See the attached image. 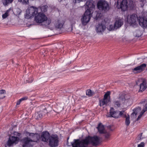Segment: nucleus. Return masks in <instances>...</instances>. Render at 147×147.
I'll list each match as a JSON object with an SVG mask.
<instances>
[{"label":"nucleus","mask_w":147,"mask_h":147,"mask_svg":"<svg viewBox=\"0 0 147 147\" xmlns=\"http://www.w3.org/2000/svg\"><path fill=\"white\" fill-rule=\"evenodd\" d=\"M49 145L51 147L57 146L59 144V138L56 134H52L50 136L49 141Z\"/></svg>","instance_id":"nucleus-7"},{"label":"nucleus","mask_w":147,"mask_h":147,"mask_svg":"<svg viewBox=\"0 0 147 147\" xmlns=\"http://www.w3.org/2000/svg\"><path fill=\"white\" fill-rule=\"evenodd\" d=\"M114 102L115 105L118 107H120L121 104L122 103L118 99L117 100L115 101Z\"/></svg>","instance_id":"nucleus-29"},{"label":"nucleus","mask_w":147,"mask_h":147,"mask_svg":"<svg viewBox=\"0 0 147 147\" xmlns=\"http://www.w3.org/2000/svg\"><path fill=\"white\" fill-rule=\"evenodd\" d=\"M80 2V0H75V3H79Z\"/></svg>","instance_id":"nucleus-48"},{"label":"nucleus","mask_w":147,"mask_h":147,"mask_svg":"<svg viewBox=\"0 0 147 147\" xmlns=\"http://www.w3.org/2000/svg\"><path fill=\"white\" fill-rule=\"evenodd\" d=\"M64 22L61 20L57 19L54 24L55 27L57 29H61L64 24Z\"/></svg>","instance_id":"nucleus-14"},{"label":"nucleus","mask_w":147,"mask_h":147,"mask_svg":"<svg viewBox=\"0 0 147 147\" xmlns=\"http://www.w3.org/2000/svg\"><path fill=\"white\" fill-rule=\"evenodd\" d=\"M111 92L110 91H107L104 95L103 98L104 99H109V98H110V94Z\"/></svg>","instance_id":"nucleus-28"},{"label":"nucleus","mask_w":147,"mask_h":147,"mask_svg":"<svg viewBox=\"0 0 147 147\" xmlns=\"http://www.w3.org/2000/svg\"><path fill=\"white\" fill-rule=\"evenodd\" d=\"M50 136V134L48 131H43L42 133L40 139L42 141L47 142L49 141Z\"/></svg>","instance_id":"nucleus-12"},{"label":"nucleus","mask_w":147,"mask_h":147,"mask_svg":"<svg viewBox=\"0 0 147 147\" xmlns=\"http://www.w3.org/2000/svg\"><path fill=\"white\" fill-rule=\"evenodd\" d=\"M146 66L145 63H143L133 69V71L135 73H140L144 71Z\"/></svg>","instance_id":"nucleus-10"},{"label":"nucleus","mask_w":147,"mask_h":147,"mask_svg":"<svg viewBox=\"0 0 147 147\" xmlns=\"http://www.w3.org/2000/svg\"><path fill=\"white\" fill-rule=\"evenodd\" d=\"M94 94V92H92L90 89L88 90L86 92V95L89 97L92 96Z\"/></svg>","instance_id":"nucleus-30"},{"label":"nucleus","mask_w":147,"mask_h":147,"mask_svg":"<svg viewBox=\"0 0 147 147\" xmlns=\"http://www.w3.org/2000/svg\"><path fill=\"white\" fill-rule=\"evenodd\" d=\"M36 116V119H39L42 118L43 115L41 113H37L35 115Z\"/></svg>","instance_id":"nucleus-31"},{"label":"nucleus","mask_w":147,"mask_h":147,"mask_svg":"<svg viewBox=\"0 0 147 147\" xmlns=\"http://www.w3.org/2000/svg\"><path fill=\"white\" fill-rule=\"evenodd\" d=\"M22 101L21 99L19 100H18L17 102V105H19L20 104V102Z\"/></svg>","instance_id":"nucleus-44"},{"label":"nucleus","mask_w":147,"mask_h":147,"mask_svg":"<svg viewBox=\"0 0 147 147\" xmlns=\"http://www.w3.org/2000/svg\"><path fill=\"white\" fill-rule=\"evenodd\" d=\"M142 2L143 3H147V0H142Z\"/></svg>","instance_id":"nucleus-46"},{"label":"nucleus","mask_w":147,"mask_h":147,"mask_svg":"<svg viewBox=\"0 0 147 147\" xmlns=\"http://www.w3.org/2000/svg\"><path fill=\"white\" fill-rule=\"evenodd\" d=\"M13 0H3V3L4 6H7L8 5L12 3Z\"/></svg>","instance_id":"nucleus-25"},{"label":"nucleus","mask_w":147,"mask_h":147,"mask_svg":"<svg viewBox=\"0 0 147 147\" xmlns=\"http://www.w3.org/2000/svg\"><path fill=\"white\" fill-rule=\"evenodd\" d=\"M147 111V103L145 105L143 108L142 110L141 111L142 114H144L145 112Z\"/></svg>","instance_id":"nucleus-36"},{"label":"nucleus","mask_w":147,"mask_h":147,"mask_svg":"<svg viewBox=\"0 0 147 147\" xmlns=\"http://www.w3.org/2000/svg\"><path fill=\"white\" fill-rule=\"evenodd\" d=\"M106 28V26L102 24H99L96 27V30L97 32H102L104 31Z\"/></svg>","instance_id":"nucleus-18"},{"label":"nucleus","mask_w":147,"mask_h":147,"mask_svg":"<svg viewBox=\"0 0 147 147\" xmlns=\"http://www.w3.org/2000/svg\"><path fill=\"white\" fill-rule=\"evenodd\" d=\"M22 101L21 99L19 100H18L17 102V105H19L20 104V102Z\"/></svg>","instance_id":"nucleus-43"},{"label":"nucleus","mask_w":147,"mask_h":147,"mask_svg":"<svg viewBox=\"0 0 147 147\" xmlns=\"http://www.w3.org/2000/svg\"><path fill=\"white\" fill-rule=\"evenodd\" d=\"M5 147H6V146H5Z\"/></svg>","instance_id":"nucleus-53"},{"label":"nucleus","mask_w":147,"mask_h":147,"mask_svg":"<svg viewBox=\"0 0 147 147\" xmlns=\"http://www.w3.org/2000/svg\"><path fill=\"white\" fill-rule=\"evenodd\" d=\"M111 102V99L109 98V99H104L103 98L102 100H99V105L100 107H102L105 105L107 106L109 105V103Z\"/></svg>","instance_id":"nucleus-17"},{"label":"nucleus","mask_w":147,"mask_h":147,"mask_svg":"<svg viewBox=\"0 0 147 147\" xmlns=\"http://www.w3.org/2000/svg\"><path fill=\"white\" fill-rule=\"evenodd\" d=\"M94 2L92 0L87 1L85 5L87 6V9L84 14L83 17L81 19L82 25H86L90 21L91 18V15L93 12V9L94 8L95 5Z\"/></svg>","instance_id":"nucleus-2"},{"label":"nucleus","mask_w":147,"mask_h":147,"mask_svg":"<svg viewBox=\"0 0 147 147\" xmlns=\"http://www.w3.org/2000/svg\"><path fill=\"white\" fill-rule=\"evenodd\" d=\"M19 140V138L18 137L13 136L10 137L7 142V145L8 146H10L12 145L14 143L16 144L18 143Z\"/></svg>","instance_id":"nucleus-13"},{"label":"nucleus","mask_w":147,"mask_h":147,"mask_svg":"<svg viewBox=\"0 0 147 147\" xmlns=\"http://www.w3.org/2000/svg\"><path fill=\"white\" fill-rule=\"evenodd\" d=\"M146 100L145 99H143L140 102V104H143V103H145V102H146Z\"/></svg>","instance_id":"nucleus-42"},{"label":"nucleus","mask_w":147,"mask_h":147,"mask_svg":"<svg viewBox=\"0 0 147 147\" xmlns=\"http://www.w3.org/2000/svg\"><path fill=\"white\" fill-rule=\"evenodd\" d=\"M143 114L141 112L140 115L138 116V117L137 118V120L138 121L140 118L141 117L142 115Z\"/></svg>","instance_id":"nucleus-40"},{"label":"nucleus","mask_w":147,"mask_h":147,"mask_svg":"<svg viewBox=\"0 0 147 147\" xmlns=\"http://www.w3.org/2000/svg\"><path fill=\"white\" fill-rule=\"evenodd\" d=\"M28 98V97H27V96H25V97H23L22 98H21V99L22 101H23V100H26Z\"/></svg>","instance_id":"nucleus-41"},{"label":"nucleus","mask_w":147,"mask_h":147,"mask_svg":"<svg viewBox=\"0 0 147 147\" xmlns=\"http://www.w3.org/2000/svg\"><path fill=\"white\" fill-rule=\"evenodd\" d=\"M33 79H32L31 81H29L28 80H26V83H31L33 81Z\"/></svg>","instance_id":"nucleus-45"},{"label":"nucleus","mask_w":147,"mask_h":147,"mask_svg":"<svg viewBox=\"0 0 147 147\" xmlns=\"http://www.w3.org/2000/svg\"><path fill=\"white\" fill-rule=\"evenodd\" d=\"M141 110V108L140 107H138L135 108L133 110V112L131 115V117L132 116L136 117L138 113L140 112Z\"/></svg>","instance_id":"nucleus-23"},{"label":"nucleus","mask_w":147,"mask_h":147,"mask_svg":"<svg viewBox=\"0 0 147 147\" xmlns=\"http://www.w3.org/2000/svg\"><path fill=\"white\" fill-rule=\"evenodd\" d=\"M142 134H143V133H141L138 135V140H140L142 138Z\"/></svg>","instance_id":"nucleus-39"},{"label":"nucleus","mask_w":147,"mask_h":147,"mask_svg":"<svg viewBox=\"0 0 147 147\" xmlns=\"http://www.w3.org/2000/svg\"><path fill=\"white\" fill-rule=\"evenodd\" d=\"M11 129H13V128H15L16 127L17 125L15 123H13L11 125Z\"/></svg>","instance_id":"nucleus-37"},{"label":"nucleus","mask_w":147,"mask_h":147,"mask_svg":"<svg viewBox=\"0 0 147 147\" xmlns=\"http://www.w3.org/2000/svg\"><path fill=\"white\" fill-rule=\"evenodd\" d=\"M26 12L25 18L29 19L38 13V9L37 8L31 7L28 8L26 10Z\"/></svg>","instance_id":"nucleus-6"},{"label":"nucleus","mask_w":147,"mask_h":147,"mask_svg":"<svg viewBox=\"0 0 147 147\" xmlns=\"http://www.w3.org/2000/svg\"><path fill=\"white\" fill-rule=\"evenodd\" d=\"M130 98V97L127 95L124 94H120L118 99L122 103H123L125 100H127Z\"/></svg>","instance_id":"nucleus-15"},{"label":"nucleus","mask_w":147,"mask_h":147,"mask_svg":"<svg viewBox=\"0 0 147 147\" xmlns=\"http://www.w3.org/2000/svg\"><path fill=\"white\" fill-rule=\"evenodd\" d=\"M5 93V91L4 90H0V99H3L5 97L4 94Z\"/></svg>","instance_id":"nucleus-26"},{"label":"nucleus","mask_w":147,"mask_h":147,"mask_svg":"<svg viewBox=\"0 0 147 147\" xmlns=\"http://www.w3.org/2000/svg\"><path fill=\"white\" fill-rule=\"evenodd\" d=\"M30 126H32V125L30 124Z\"/></svg>","instance_id":"nucleus-52"},{"label":"nucleus","mask_w":147,"mask_h":147,"mask_svg":"<svg viewBox=\"0 0 147 147\" xmlns=\"http://www.w3.org/2000/svg\"><path fill=\"white\" fill-rule=\"evenodd\" d=\"M71 23H72V24H74L76 23V21H75V20H74V22L72 21V22H71Z\"/></svg>","instance_id":"nucleus-49"},{"label":"nucleus","mask_w":147,"mask_h":147,"mask_svg":"<svg viewBox=\"0 0 147 147\" xmlns=\"http://www.w3.org/2000/svg\"><path fill=\"white\" fill-rule=\"evenodd\" d=\"M100 143V137L94 136L92 137L88 136L81 140L79 139H74V142L71 144L73 147H87L89 144L96 146Z\"/></svg>","instance_id":"nucleus-1"},{"label":"nucleus","mask_w":147,"mask_h":147,"mask_svg":"<svg viewBox=\"0 0 147 147\" xmlns=\"http://www.w3.org/2000/svg\"><path fill=\"white\" fill-rule=\"evenodd\" d=\"M110 26L111 27V26H112V27H113V26H112V25H110Z\"/></svg>","instance_id":"nucleus-50"},{"label":"nucleus","mask_w":147,"mask_h":147,"mask_svg":"<svg viewBox=\"0 0 147 147\" xmlns=\"http://www.w3.org/2000/svg\"><path fill=\"white\" fill-rule=\"evenodd\" d=\"M124 111H119L118 110L115 111L113 107L111 108L110 110L109 117H113L115 118H118L123 115Z\"/></svg>","instance_id":"nucleus-8"},{"label":"nucleus","mask_w":147,"mask_h":147,"mask_svg":"<svg viewBox=\"0 0 147 147\" xmlns=\"http://www.w3.org/2000/svg\"><path fill=\"white\" fill-rule=\"evenodd\" d=\"M44 113H48L47 111L46 110V108H45L44 109Z\"/></svg>","instance_id":"nucleus-47"},{"label":"nucleus","mask_w":147,"mask_h":147,"mask_svg":"<svg viewBox=\"0 0 147 147\" xmlns=\"http://www.w3.org/2000/svg\"><path fill=\"white\" fill-rule=\"evenodd\" d=\"M39 128L41 129H43L44 128L46 127V125L45 124H43L42 123H39L38 124Z\"/></svg>","instance_id":"nucleus-35"},{"label":"nucleus","mask_w":147,"mask_h":147,"mask_svg":"<svg viewBox=\"0 0 147 147\" xmlns=\"http://www.w3.org/2000/svg\"><path fill=\"white\" fill-rule=\"evenodd\" d=\"M139 19H138L137 15L136 14H133L128 18L127 22L130 26L135 27L136 26L138 22L139 23Z\"/></svg>","instance_id":"nucleus-5"},{"label":"nucleus","mask_w":147,"mask_h":147,"mask_svg":"<svg viewBox=\"0 0 147 147\" xmlns=\"http://www.w3.org/2000/svg\"><path fill=\"white\" fill-rule=\"evenodd\" d=\"M117 7L118 9H121L123 11H126L128 9V2L127 0H122L119 5L118 0L117 1Z\"/></svg>","instance_id":"nucleus-9"},{"label":"nucleus","mask_w":147,"mask_h":147,"mask_svg":"<svg viewBox=\"0 0 147 147\" xmlns=\"http://www.w3.org/2000/svg\"><path fill=\"white\" fill-rule=\"evenodd\" d=\"M97 9L100 11L106 12L110 9V6L108 2L105 0H99L96 4Z\"/></svg>","instance_id":"nucleus-4"},{"label":"nucleus","mask_w":147,"mask_h":147,"mask_svg":"<svg viewBox=\"0 0 147 147\" xmlns=\"http://www.w3.org/2000/svg\"><path fill=\"white\" fill-rule=\"evenodd\" d=\"M105 128H107V129H111L113 128V126L112 125H109L106 126V125H103L101 123H99L96 127V129H105Z\"/></svg>","instance_id":"nucleus-22"},{"label":"nucleus","mask_w":147,"mask_h":147,"mask_svg":"<svg viewBox=\"0 0 147 147\" xmlns=\"http://www.w3.org/2000/svg\"><path fill=\"white\" fill-rule=\"evenodd\" d=\"M144 143L143 142H142L140 144L138 145V147H144Z\"/></svg>","instance_id":"nucleus-38"},{"label":"nucleus","mask_w":147,"mask_h":147,"mask_svg":"<svg viewBox=\"0 0 147 147\" xmlns=\"http://www.w3.org/2000/svg\"><path fill=\"white\" fill-rule=\"evenodd\" d=\"M34 20L38 25L46 27L50 24L51 20L48 19L46 16L43 13L40 12L35 16Z\"/></svg>","instance_id":"nucleus-3"},{"label":"nucleus","mask_w":147,"mask_h":147,"mask_svg":"<svg viewBox=\"0 0 147 147\" xmlns=\"http://www.w3.org/2000/svg\"><path fill=\"white\" fill-rule=\"evenodd\" d=\"M111 129V131H112V129Z\"/></svg>","instance_id":"nucleus-51"},{"label":"nucleus","mask_w":147,"mask_h":147,"mask_svg":"<svg viewBox=\"0 0 147 147\" xmlns=\"http://www.w3.org/2000/svg\"><path fill=\"white\" fill-rule=\"evenodd\" d=\"M123 117L126 118L125 123L126 125L127 126L130 123V121L129 120L130 117L129 115H128V117H127L126 115H124Z\"/></svg>","instance_id":"nucleus-27"},{"label":"nucleus","mask_w":147,"mask_h":147,"mask_svg":"<svg viewBox=\"0 0 147 147\" xmlns=\"http://www.w3.org/2000/svg\"><path fill=\"white\" fill-rule=\"evenodd\" d=\"M147 88L146 82V80H144L140 85V89L139 92H142Z\"/></svg>","instance_id":"nucleus-19"},{"label":"nucleus","mask_w":147,"mask_h":147,"mask_svg":"<svg viewBox=\"0 0 147 147\" xmlns=\"http://www.w3.org/2000/svg\"><path fill=\"white\" fill-rule=\"evenodd\" d=\"M123 24V21L121 19H119L116 21L114 25V28L117 29L121 27Z\"/></svg>","instance_id":"nucleus-20"},{"label":"nucleus","mask_w":147,"mask_h":147,"mask_svg":"<svg viewBox=\"0 0 147 147\" xmlns=\"http://www.w3.org/2000/svg\"><path fill=\"white\" fill-rule=\"evenodd\" d=\"M142 34V31L139 29L136 30L134 33V36L138 37L141 36Z\"/></svg>","instance_id":"nucleus-24"},{"label":"nucleus","mask_w":147,"mask_h":147,"mask_svg":"<svg viewBox=\"0 0 147 147\" xmlns=\"http://www.w3.org/2000/svg\"><path fill=\"white\" fill-rule=\"evenodd\" d=\"M139 24L142 27H147V19L145 18H140L139 19Z\"/></svg>","instance_id":"nucleus-16"},{"label":"nucleus","mask_w":147,"mask_h":147,"mask_svg":"<svg viewBox=\"0 0 147 147\" xmlns=\"http://www.w3.org/2000/svg\"><path fill=\"white\" fill-rule=\"evenodd\" d=\"M9 10H7L5 12V13L3 14L2 16V17L3 19H5L6 18L7 16L9 15Z\"/></svg>","instance_id":"nucleus-33"},{"label":"nucleus","mask_w":147,"mask_h":147,"mask_svg":"<svg viewBox=\"0 0 147 147\" xmlns=\"http://www.w3.org/2000/svg\"><path fill=\"white\" fill-rule=\"evenodd\" d=\"M98 131L100 134H104V136L106 139H108L110 136V134L108 132L105 131V129H98Z\"/></svg>","instance_id":"nucleus-21"},{"label":"nucleus","mask_w":147,"mask_h":147,"mask_svg":"<svg viewBox=\"0 0 147 147\" xmlns=\"http://www.w3.org/2000/svg\"><path fill=\"white\" fill-rule=\"evenodd\" d=\"M18 2H21L24 4H28L29 3V0H18Z\"/></svg>","instance_id":"nucleus-34"},{"label":"nucleus","mask_w":147,"mask_h":147,"mask_svg":"<svg viewBox=\"0 0 147 147\" xmlns=\"http://www.w3.org/2000/svg\"><path fill=\"white\" fill-rule=\"evenodd\" d=\"M32 142V140L28 137H25L21 140L23 147H29Z\"/></svg>","instance_id":"nucleus-11"},{"label":"nucleus","mask_w":147,"mask_h":147,"mask_svg":"<svg viewBox=\"0 0 147 147\" xmlns=\"http://www.w3.org/2000/svg\"><path fill=\"white\" fill-rule=\"evenodd\" d=\"M48 6L47 5L43 6L40 7L41 11L44 12H45L47 11Z\"/></svg>","instance_id":"nucleus-32"}]
</instances>
